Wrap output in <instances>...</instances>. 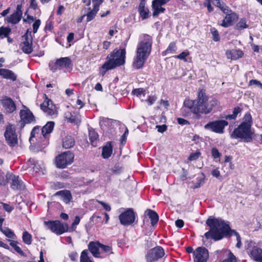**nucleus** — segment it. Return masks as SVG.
I'll return each instance as SVG.
<instances>
[{
	"label": "nucleus",
	"instance_id": "f257e3e1",
	"mask_svg": "<svg viewBox=\"0 0 262 262\" xmlns=\"http://www.w3.org/2000/svg\"><path fill=\"white\" fill-rule=\"evenodd\" d=\"M218 102L215 98L208 100L205 93L201 90L198 93V98L195 100L185 99L184 102L183 111L188 108L193 114L199 115L200 113L207 114L212 110L213 107L217 105Z\"/></svg>",
	"mask_w": 262,
	"mask_h": 262
},
{
	"label": "nucleus",
	"instance_id": "f03ea898",
	"mask_svg": "<svg viewBox=\"0 0 262 262\" xmlns=\"http://www.w3.org/2000/svg\"><path fill=\"white\" fill-rule=\"evenodd\" d=\"M152 44V38L147 34H143L140 37L136 54L133 63V67L139 69L142 67L150 54Z\"/></svg>",
	"mask_w": 262,
	"mask_h": 262
},
{
	"label": "nucleus",
	"instance_id": "7ed1b4c3",
	"mask_svg": "<svg viewBox=\"0 0 262 262\" xmlns=\"http://www.w3.org/2000/svg\"><path fill=\"white\" fill-rule=\"evenodd\" d=\"M206 223L210 227L209 231L205 234L207 239L220 240L227 235L230 230L229 224L220 219L210 217L207 219Z\"/></svg>",
	"mask_w": 262,
	"mask_h": 262
},
{
	"label": "nucleus",
	"instance_id": "20e7f679",
	"mask_svg": "<svg viewBox=\"0 0 262 262\" xmlns=\"http://www.w3.org/2000/svg\"><path fill=\"white\" fill-rule=\"evenodd\" d=\"M125 50L121 49L115 50L108 54L106 62L101 67V74L103 76L107 71L123 65L125 63Z\"/></svg>",
	"mask_w": 262,
	"mask_h": 262
},
{
	"label": "nucleus",
	"instance_id": "39448f33",
	"mask_svg": "<svg viewBox=\"0 0 262 262\" xmlns=\"http://www.w3.org/2000/svg\"><path fill=\"white\" fill-rule=\"evenodd\" d=\"M253 133L249 125L241 124L235 128L231 134V137L234 139H240L245 142H250L253 140Z\"/></svg>",
	"mask_w": 262,
	"mask_h": 262
},
{
	"label": "nucleus",
	"instance_id": "423d86ee",
	"mask_svg": "<svg viewBox=\"0 0 262 262\" xmlns=\"http://www.w3.org/2000/svg\"><path fill=\"white\" fill-rule=\"evenodd\" d=\"M228 125V122L227 121L218 120L208 122L204 126V128L215 133L222 134L224 133L225 128Z\"/></svg>",
	"mask_w": 262,
	"mask_h": 262
},
{
	"label": "nucleus",
	"instance_id": "0eeeda50",
	"mask_svg": "<svg viewBox=\"0 0 262 262\" xmlns=\"http://www.w3.org/2000/svg\"><path fill=\"white\" fill-rule=\"evenodd\" d=\"M255 243L251 241H247L245 243V249L251 258L255 261H262V249L255 246Z\"/></svg>",
	"mask_w": 262,
	"mask_h": 262
},
{
	"label": "nucleus",
	"instance_id": "6e6552de",
	"mask_svg": "<svg viewBox=\"0 0 262 262\" xmlns=\"http://www.w3.org/2000/svg\"><path fill=\"white\" fill-rule=\"evenodd\" d=\"M74 156L71 151L64 152L56 158V166L59 168H64L68 165L71 164L73 161Z\"/></svg>",
	"mask_w": 262,
	"mask_h": 262
},
{
	"label": "nucleus",
	"instance_id": "1a4fd4ad",
	"mask_svg": "<svg viewBox=\"0 0 262 262\" xmlns=\"http://www.w3.org/2000/svg\"><path fill=\"white\" fill-rule=\"evenodd\" d=\"M4 136L7 143L10 146L14 147L17 144V135L16 133L14 125L9 124L6 126Z\"/></svg>",
	"mask_w": 262,
	"mask_h": 262
},
{
	"label": "nucleus",
	"instance_id": "9d476101",
	"mask_svg": "<svg viewBox=\"0 0 262 262\" xmlns=\"http://www.w3.org/2000/svg\"><path fill=\"white\" fill-rule=\"evenodd\" d=\"M44 224L48 229L59 235L67 231L68 229L67 224H62L58 221L45 222Z\"/></svg>",
	"mask_w": 262,
	"mask_h": 262
},
{
	"label": "nucleus",
	"instance_id": "9b49d317",
	"mask_svg": "<svg viewBox=\"0 0 262 262\" xmlns=\"http://www.w3.org/2000/svg\"><path fill=\"white\" fill-rule=\"evenodd\" d=\"M54 127V122L50 121L42 127V137L41 138V142L38 141L37 143V146L40 148H43L48 143V140L46 139L47 134L52 132Z\"/></svg>",
	"mask_w": 262,
	"mask_h": 262
},
{
	"label": "nucleus",
	"instance_id": "f8f14e48",
	"mask_svg": "<svg viewBox=\"0 0 262 262\" xmlns=\"http://www.w3.org/2000/svg\"><path fill=\"white\" fill-rule=\"evenodd\" d=\"M165 254L163 249L160 246L156 247L150 249L146 255L148 262H152L162 258Z\"/></svg>",
	"mask_w": 262,
	"mask_h": 262
},
{
	"label": "nucleus",
	"instance_id": "ddd939ff",
	"mask_svg": "<svg viewBox=\"0 0 262 262\" xmlns=\"http://www.w3.org/2000/svg\"><path fill=\"white\" fill-rule=\"evenodd\" d=\"M121 224L129 225L133 223L135 220V214L132 208H128L122 212L119 216Z\"/></svg>",
	"mask_w": 262,
	"mask_h": 262
},
{
	"label": "nucleus",
	"instance_id": "4468645a",
	"mask_svg": "<svg viewBox=\"0 0 262 262\" xmlns=\"http://www.w3.org/2000/svg\"><path fill=\"white\" fill-rule=\"evenodd\" d=\"M45 97L43 103L40 105L41 109L48 115L56 116L57 111L56 106L52 101L47 97L46 95H45Z\"/></svg>",
	"mask_w": 262,
	"mask_h": 262
},
{
	"label": "nucleus",
	"instance_id": "2eb2a0df",
	"mask_svg": "<svg viewBox=\"0 0 262 262\" xmlns=\"http://www.w3.org/2000/svg\"><path fill=\"white\" fill-rule=\"evenodd\" d=\"M7 181H11V187L13 189L23 190L25 189V186L19 176H15L12 173H7L6 174Z\"/></svg>",
	"mask_w": 262,
	"mask_h": 262
},
{
	"label": "nucleus",
	"instance_id": "dca6fc26",
	"mask_svg": "<svg viewBox=\"0 0 262 262\" xmlns=\"http://www.w3.org/2000/svg\"><path fill=\"white\" fill-rule=\"evenodd\" d=\"M23 109L20 111L19 116L21 124L31 123L35 121V117L31 111L25 105H22Z\"/></svg>",
	"mask_w": 262,
	"mask_h": 262
},
{
	"label": "nucleus",
	"instance_id": "f3484780",
	"mask_svg": "<svg viewBox=\"0 0 262 262\" xmlns=\"http://www.w3.org/2000/svg\"><path fill=\"white\" fill-rule=\"evenodd\" d=\"M193 255L194 262H206L209 257V252L206 248L200 247L193 252Z\"/></svg>",
	"mask_w": 262,
	"mask_h": 262
},
{
	"label": "nucleus",
	"instance_id": "a211bd4d",
	"mask_svg": "<svg viewBox=\"0 0 262 262\" xmlns=\"http://www.w3.org/2000/svg\"><path fill=\"white\" fill-rule=\"evenodd\" d=\"M20 48L26 54H30L33 51L32 38L31 36H28V32L23 36V41L20 44Z\"/></svg>",
	"mask_w": 262,
	"mask_h": 262
},
{
	"label": "nucleus",
	"instance_id": "6ab92c4d",
	"mask_svg": "<svg viewBox=\"0 0 262 262\" xmlns=\"http://www.w3.org/2000/svg\"><path fill=\"white\" fill-rule=\"evenodd\" d=\"M169 0H154L152 2L153 9L152 15L157 16L160 13H164L165 9L162 6L166 4Z\"/></svg>",
	"mask_w": 262,
	"mask_h": 262
},
{
	"label": "nucleus",
	"instance_id": "aec40b11",
	"mask_svg": "<svg viewBox=\"0 0 262 262\" xmlns=\"http://www.w3.org/2000/svg\"><path fill=\"white\" fill-rule=\"evenodd\" d=\"M72 66V61L69 57H61L56 60L55 63L54 70H52L54 72L57 69H61L62 68H70Z\"/></svg>",
	"mask_w": 262,
	"mask_h": 262
},
{
	"label": "nucleus",
	"instance_id": "412c9836",
	"mask_svg": "<svg viewBox=\"0 0 262 262\" xmlns=\"http://www.w3.org/2000/svg\"><path fill=\"white\" fill-rule=\"evenodd\" d=\"M21 5H18L16 11L12 15H11L10 17L7 18V20L8 23L15 24L20 21L22 15V11L21 10Z\"/></svg>",
	"mask_w": 262,
	"mask_h": 262
},
{
	"label": "nucleus",
	"instance_id": "4be33fe9",
	"mask_svg": "<svg viewBox=\"0 0 262 262\" xmlns=\"http://www.w3.org/2000/svg\"><path fill=\"white\" fill-rule=\"evenodd\" d=\"M2 105L7 113H12L16 109V105L14 101L10 98H6L2 100Z\"/></svg>",
	"mask_w": 262,
	"mask_h": 262
},
{
	"label": "nucleus",
	"instance_id": "5701e85b",
	"mask_svg": "<svg viewBox=\"0 0 262 262\" xmlns=\"http://www.w3.org/2000/svg\"><path fill=\"white\" fill-rule=\"evenodd\" d=\"M87 7H88L84 8L83 11H84V12H87L85 14L86 16V21L89 22L95 18L96 14L99 11V7L98 6V5H94L93 8L92 10H91V8L89 7V6Z\"/></svg>",
	"mask_w": 262,
	"mask_h": 262
},
{
	"label": "nucleus",
	"instance_id": "b1692460",
	"mask_svg": "<svg viewBox=\"0 0 262 262\" xmlns=\"http://www.w3.org/2000/svg\"><path fill=\"white\" fill-rule=\"evenodd\" d=\"M89 249L93 255L96 257H104L101 256L100 243L99 242H90L89 245Z\"/></svg>",
	"mask_w": 262,
	"mask_h": 262
},
{
	"label": "nucleus",
	"instance_id": "393cba45",
	"mask_svg": "<svg viewBox=\"0 0 262 262\" xmlns=\"http://www.w3.org/2000/svg\"><path fill=\"white\" fill-rule=\"evenodd\" d=\"M226 14V16L223 20V22L221 24V26L224 27H228L232 26L234 21L237 19V16L234 13Z\"/></svg>",
	"mask_w": 262,
	"mask_h": 262
},
{
	"label": "nucleus",
	"instance_id": "a878e982",
	"mask_svg": "<svg viewBox=\"0 0 262 262\" xmlns=\"http://www.w3.org/2000/svg\"><path fill=\"white\" fill-rule=\"evenodd\" d=\"M226 55L228 59L236 60L243 56V53L239 50L233 49L227 50L226 52Z\"/></svg>",
	"mask_w": 262,
	"mask_h": 262
},
{
	"label": "nucleus",
	"instance_id": "bb28decb",
	"mask_svg": "<svg viewBox=\"0 0 262 262\" xmlns=\"http://www.w3.org/2000/svg\"><path fill=\"white\" fill-rule=\"evenodd\" d=\"M55 195L61 196L63 201L66 204L69 203L72 199V194L69 190H60L57 191L55 194Z\"/></svg>",
	"mask_w": 262,
	"mask_h": 262
},
{
	"label": "nucleus",
	"instance_id": "cd10ccee",
	"mask_svg": "<svg viewBox=\"0 0 262 262\" xmlns=\"http://www.w3.org/2000/svg\"><path fill=\"white\" fill-rule=\"evenodd\" d=\"M0 75L5 78L13 81H15L16 79V75L12 71L9 70L0 69Z\"/></svg>",
	"mask_w": 262,
	"mask_h": 262
},
{
	"label": "nucleus",
	"instance_id": "c85d7f7f",
	"mask_svg": "<svg viewBox=\"0 0 262 262\" xmlns=\"http://www.w3.org/2000/svg\"><path fill=\"white\" fill-rule=\"evenodd\" d=\"M145 214L150 219L152 226H154L157 223L159 220V215L155 211L148 209L145 212Z\"/></svg>",
	"mask_w": 262,
	"mask_h": 262
},
{
	"label": "nucleus",
	"instance_id": "c756f323",
	"mask_svg": "<svg viewBox=\"0 0 262 262\" xmlns=\"http://www.w3.org/2000/svg\"><path fill=\"white\" fill-rule=\"evenodd\" d=\"M113 151L112 146L110 142H107L103 147L102 156L104 159H107L111 156Z\"/></svg>",
	"mask_w": 262,
	"mask_h": 262
},
{
	"label": "nucleus",
	"instance_id": "7c9ffc66",
	"mask_svg": "<svg viewBox=\"0 0 262 262\" xmlns=\"http://www.w3.org/2000/svg\"><path fill=\"white\" fill-rule=\"evenodd\" d=\"M74 144V139L71 136H67L63 140L62 146L65 148H70L73 147Z\"/></svg>",
	"mask_w": 262,
	"mask_h": 262
},
{
	"label": "nucleus",
	"instance_id": "2f4dec72",
	"mask_svg": "<svg viewBox=\"0 0 262 262\" xmlns=\"http://www.w3.org/2000/svg\"><path fill=\"white\" fill-rule=\"evenodd\" d=\"M241 108L239 107H236L234 108L233 114L231 115H225V116H221V118H224L227 120L235 119L238 113L241 112Z\"/></svg>",
	"mask_w": 262,
	"mask_h": 262
},
{
	"label": "nucleus",
	"instance_id": "473e14b6",
	"mask_svg": "<svg viewBox=\"0 0 262 262\" xmlns=\"http://www.w3.org/2000/svg\"><path fill=\"white\" fill-rule=\"evenodd\" d=\"M177 50V47L176 43L174 42H171L167 49L163 52L162 55L163 56H165L168 54H173L176 52Z\"/></svg>",
	"mask_w": 262,
	"mask_h": 262
},
{
	"label": "nucleus",
	"instance_id": "72a5a7b5",
	"mask_svg": "<svg viewBox=\"0 0 262 262\" xmlns=\"http://www.w3.org/2000/svg\"><path fill=\"white\" fill-rule=\"evenodd\" d=\"M99 136L98 134L93 128L89 129V139L93 146H96L94 144L95 141L98 139Z\"/></svg>",
	"mask_w": 262,
	"mask_h": 262
},
{
	"label": "nucleus",
	"instance_id": "f704fd0d",
	"mask_svg": "<svg viewBox=\"0 0 262 262\" xmlns=\"http://www.w3.org/2000/svg\"><path fill=\"white\" fill-rule=\"evenodd\" d=\"M213 1V4L219 7L224 13H228L229 12V10L228 9V7L224 5L223 3H222L220 0H212Z\"/></svg>",
	"mask_w": 262,
	"mask_h": 262
},
{
	"label": "nucleus",
	"instance_id": "c9c22d12",
	"mask_svg": "<svg viewBox=\"0 0 262 262\" xmlns=\"http://www.w3.org/2000/svg\"><path fill=\"white\" fill-rule=\"evenodd\" d=\"M242 124H245V125H249L250 127L251 128V126L252 124V119L251 115L250 113H246L244 117V121L242 123Z\"/></svg>",
	"mask_w": 262,
	"mask_h": 262
},
{
	"label": "nucleus",
	"instance_id": "e433bc0d",
	"mask_svg": "<svg viewBox=\"0 0 262 262\" xmlns=\"http://www.w3.org/2000/svg\"><path fill=\"white\" fill-rule=\"evenodd\" d=\"M23 242L27 245H30L32 243V236L27 231L23 232Z\"/></svg>",
	"mask_w": 262,
	"mask_h": 262
},
{
	"label": "nucleus",
	"instance_id": "4c0bfd02",
	"mask_svg": "<svg viewBox=\"0 0 262 262\" xmlns=\"http://www.w3.org/2000/svg\"><path fill=\"white\" fill-rule=\"evenodd\" d=\"M69 120L71 123L79 124L81 122V117L80 115L79 114H77L75 116H74L72 114H71L70 117L69 118Z\"/></svg>",
	"mask_w": 262,
	"mask_h": 262
},
{
	"label": "nucleus",
	"instance_id": "58836bf2",
	"mask_svg": "<svg viewBox=\"0 0 262 262\" xmlns=\"http://www.w3.org/2000/svg\"><path fill=\"white\" fill-rule=\"evenodd\" d=\"M11 32V29L8 27H2L0 28V37L4 38L7 37Z\"/></svg>",
	"mask_w": 262,
	"mask_h": 262
},
{
	"label": "nucleus",
	"instance_id": "ea45409f",
	"mask_svg": "<svg viewBox=\"0 0 262 262\" xmlns=\"http://www.w3.org/2000/svg\"><path fill=\"white\" fill-rule=\"evenodd\" d=\"M101 254L106 253L107 254L113 253L112 248L108 246L100 244Z\"/></svg>",
	"mask_w": 262,
	"mask_h": 262
},
{
	"label": "nucleus",
	"instance_id": "a19ab883",
	"mask_svg": "<svg viewBox=\"0 0 262 262\" xmlns=\"http://www.w3.org/2000/svg\"><path fill=\"white\" fill-rule=\"evenodd\" d=\"M80 262H92L88 256V251L84 250L82 252L80 256Z\"/></svg>",
	"mask_w": 262,
	"mask_h": 262
},
{
	"label": "nucleus",
	"instance_id": "79ce46f5",
	"mask_svg": "<svg viewBox=\"0 0 262 262\" xmlns=\"http://www.w3.org/2000/svg\"><path fill=\"white\" fill-rule=\"evenodd\" d=\"M7 237L11 238H14L15 234L9 228H5L1 230Z\"/></svg>",
	"mask_w": 262,
	"mask_h": 262
},
{
	"label": "nucleus",
	"instance_id": "37998d69",
	"mask_svg": "<svg viewBox=\"0 0 262 262\" xmlns=\"http://www.w3.org/2000/svg\"><path fill=\"white\" fill-rule=\"evenodd\" d=\"M246 20L242 19L236 25V28L238 30H242L247 28Z\"/></svg>",
	"mask_w": 262,
	"mask_h": 262
},
{
	"label": "nucleus",
	"instance_id": "c03bdc74",
	"mask_svg": "<svg viewBox=\"0 0 262 262\" xmlns=\"http://www.w3.org/2000/svg\"><path fill=\"white\" fill-rule=\"evenodd\" d=\"M112 120L108 118H103L100 121V125L102 128L109 125L112 122Z\"/></svg>",
	"mask_w": 262,
	"mask_h": 262
},
{
	"label": "nucleus",
	"instance_id": "a18cd8bd",
	"mask_svg": "<svg viewBox=\"0 0 262 262\" xmlns=\"http://www.w3.org/2000/svg\"><path fill=\"white\" fill-rule=\"evenodd\" d=\"M211 32L214 41H218L220 40V37L218 31L215 28H213L211 29Z\"/></svg>",
	"mask_w": 262,
	"mask_h": 262
},
{
	"label": "nucleus",
	"instance_id": "49530a36",
	"mask_svg": "<svg viewBox=\"0 0 262 262\" xmlns=\"http://www.w3.org/2000/svg\"><path fill=\"white\" fill-rule=\"evenodd\" d=\"M7 181L5 173L0 169V185L5 186L7 184Z\"/></svg>",
	"mask_w": 262,
	"mask_h": 262
},
{
	"label": "nucleus",
	"instance_id": "de8ad7c7",
	"mask_svg": "<svg viewBox=\"0 0 262 262\" xmlns=\"http://www.w3.org/2000/svg\"><path fill=\"white\" fill-rule=\"evenodd\" d=\"M139 12L140 16L142 17L143 19H145L148 16V9L146 8L139 9Z\"/></svg>",
	"mask_w": 262,
	"mask_h": 262
},
{
	"label": "nucleus",
	"instance_id": "09e8293b",
	"mask_svg": "<svg viewBox=\"0 0 262 262\" xmlns=\"http://www.w3.org/2000/svg\"><path fill=\"white\" fill-rule=\"evenodd\" d=\"M144 90L143 88H139L133 90L132 92V94L133 95L137 96L139 97L142 94L144 95Z\"/></svg>",
	"mask_w": 262,
	"mask_h": 262
},
{
	"label": "nucleus",
	"instance_id": "8fccbe9b",
	"mask_svg": "<svg viewBox=\"0 0 262 262\" xmlns=\"http://www.w3.org/2000/svg\"><path fill=\"white\" fill-rule=\"evenodd\" d=\"M40 131L39 127L38 126H35L32 129L31 133V136L30 137V142L31 143H32V142L33 141V138L35 137V134H38Z\"/></svg>",
	"mask_w": 262,
	"mask_h": 262
},
{
	"label": "nucleus",
	"instance_id": "3c124183",
	"mask_svg": "<svg viewBox=\"0 0 262 262\" xmlns=\"http://www.w3.org/2000/svg\"><path fill=\"white\" fill-rule=\"evenodd\" d=\"M189 53L188 52H183L180 54L175 56L174 58H178L181 60H184L185 61H187L186 57L189 55Z\"/></svg>",
	"mask_w": 262,
	"mask_h": 262
},
{
	"label": "nucleus",
	"instance_id": "603ef678",
	"mask_svg": "<svg viewBox=\"0 0 262 262\" xmlns=\"http://www.w3.org/2000/svg\"><path fill=\"white\" fill-rule=\"evenodd\" d=\"M211 154L214 159L220 158L221 154L220 153L218 149L215 147H213L211 149Z\"/></svg>",
	"mask_w": 262,
	"mask_h": 262
},
{
	"label": "nucleus",
	"instance_id": "864d4df0",
	"mask_svg": "<svg viewBox=\"0 0 262 262\" xmlns=\"http://www.w3.org/2000/svg\"><path fill=\"white\" fill-rule=\"evenodd\" d=\"M236 259L235 256L231 252H230L228 258L225 259L223 262H236Z\"/></svg>",
	"mask_w": 262,
	"mask_h": 262
},
{
	"label": "nucleus",
	"instance_id": "5fc2aeb1",
	"mask_svg": "<svg viewBox=\"0 0 262 262\" xmlns=\"http://www.w3.org/2000/svg\"><path fill=\"white\" fill-rule=\"evenodd\" d=\"M200 155H201V152L199 151L196 152L194 153H191L190 155V156L188 158V159L190 161L196 160V159H198L199 158V157H200Z\"/></svg>",
	"mask_w": 262,
	"mask_h": 262
},
{
	"label": "nucleus",
	"instance_id": "6e6d98bb",
	"mask_svg": "<svg viewBox=\"0 0 262 262\" xmlns=\"http://www.w3.org/2000/svg\"><path fill=\"white\" fill-rule=\"evenodd\" d=\"M41 21L39 19H37L33 24V31L34 33L37 32L39 27L40 26Z\"/></svg>",
	"mask_w": 262,
	"mask_h": 262
},
{
	"label": "nucleus",
	"instance_id": "4d7b16f0",
	"mask_svg": "<svg viewBox=\"0 0 262 262\" xmlns=\"http://www.w3.org/2000/svg\"><path fill=\"white\" fill-rule=\"evenodd\" d=\"M33 168L34 170L36 172H39L40 171H41V172L42 173H43V171L45 169V167H44L43 164H41V165H38V163H37V164H34V166H33Z\"/></svg>",
	"mask_w": 262,
	"mask_h": 262
},
{
	"label": "nucleus",
	"instance_id": "13d9d810",
	"mask_svg": "<svg viewBox=\"0 0 262 262\" xmlns=\"http://www.w3.org/2000/svg\"><path fill=\"white\" fill-rule=\"evenodd\" d=\"M233 232L234 233V235L236 236V240H237V244H236V246L237 248H240L242 246L241 238L240 235L237 232H236L234 231H233Z\"/></svg>",
	"mask_w": 262,
	"mask_h": 262
},
{
	"label": "nucleus",
	"instance_id": "bf43d9fd",
	"mask_svg": "<svg viewBox=\"0 0 262 262\" xmlns=\"http://www.w3.org/2000/svg\"><path fill=\"white\" fill-rule=\"evenodd\" d=\"M4 210L9 213L12 212L13 210L14 207L9 204L6 203H2Z\"/></svg>",
	"mask_w": 262,
	"mask_h": 262
},
{
	"label": "nucleus",
	"instance_id": "052dcab7",
	"mask_svg": "<svg viewBox=\"0 0 262 262\" xmlns=\"http://www.w3.org/2000/svg\"><path fill=\"white\" fill-rule=\"evenodd\" d=\"M204 5L207 8L208 12H210L213 11V8L211 5L210 0H206L204 3Z\"/></svg>",
	"mask_w": 262,
	"mask_h": 262
},
{
	"label": "nucleus",
	"instance_id": "680f3d73",
	"mask_svg": "<svg viewBox=\"0 0 262 262\" xmlns=\"http://www.w3.org/2000/svg\"><path fill=\"white\" fill-rule=\"evenodd\" d=\"M157 100V97L155 96H150L146 100L148 104L149 105H152Z\"/></svg>",
	"mask_w": 262,
	"mask_h": 262
},
{
	"label": "nucleus",
	"instance_id": "e2e57ef3",
	"mask_svg": "<svg viewBox=\"0 0 262 262\" xmlns=\"http://www.w3.org/2000/svg\"><path fill=\"white\" fill-rule=\"evenodd\" d=\"M249 84L250 85H256L258 86H259L260 88H261L262 87V84L261 83V82L257 80L252 79L250 80L249 82Z\"/></svg>",
	"mask_w": 262,
	"mask_h": 262
},
{
	"label": "nucleus",
	"instance_id": "0e129e2a",
	"mask_svg": "<svg viewBox=\"0 0 262 262\" xmlns=\"http://www.w3.org/2000/svg\"><path fill=\"white\" fill-rule=\"evenodd\" d=\"M177 120L178 123L181 125H187L189 124V122L187 120L181 118H178L177 119Z\"/></svg>",
	"mask_w": 262,
	"mask_h": 262
},
{
	"label": "nucleus",
	"instance_id": "69168bd1",
	"mask_svg": "<svg viewBox=\"0 0 262 262\" xmlns=\"http://www.w3.org/2000/svg\"><path fill=\"white\" fill-rule=\"evenodd\" d=\"M98 203L103 206V207L105 210L108 211H110L111 210V206L108 204H106L105 203L102 201H98Z\"/></svg>",
	"mask_w": 262,
	"mask_h": 262
},
{
	"label": "nucleus",
	"instance_id": "338daca9",
	"mask_svg": "<svg viewBox=\"0 0 262 262\" xmlns=\"http://www.w3.org/2000/svg\"><path fill=\"white\" fill-rule=\"evenodd\" d=\"M156 128H158V131L160 133H163L166 131L167 126L165 125H157Z\"/></svg>",
	"mask_w": 262,
	"mask_h": 262
},
{
	"label": "nucleus",
	"instance_id": "774afa93",
	"mask_svg": "<svg viewBox=\"0 0 262 262\" xmlns=\"http://www.w3.org/2000/svg\"><path fill=\"white\" fill-rule=\"evenodd\" d=\"M175 224L177 227L179 228L183 227L184 224L183 221L180 219L176 220Z\"/></svg>",
	"mask_w": 262,
	"mask_h": 262
}]
</instances>
